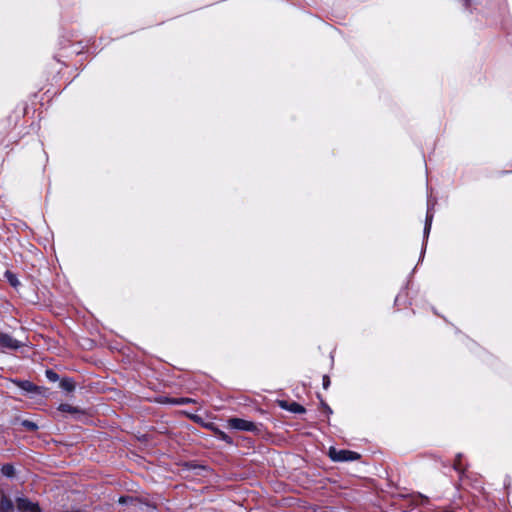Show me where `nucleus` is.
Returning <instances> with one entry per match:
<instances>
[{"mask_svg":"<svg viewBox=\"0 0 512 512\" xmlns=\"http://www.w3.org/2000/svg\"><path fill=\"white\" fill-rule=\"evenodd\" d=\"M328 455L334 462L356 461L360 458V455L357 452L350 450H338L334 447L329 448Z\"/></svg>","mask_w":512,"mask_h":512,"instance_id":"obj_1","label":"nucleus"},{"mask_svg":"<svg viewBox=\"0 0 512 512\" xmlns=\"http://www.w3.org/2000/svg\"><path fill=\"white\" fill-rule=\"evenodd\" d=\"M230 428L240 431L258 432V426L252 422L241 418H230L228 420Z\"/></svg>","mask_w":512,"mask_h":512,"instance_id":"obj_2","label":"nucleus"},{"mask_svg":"<svg viewBox=\"0 0 512 512\" xmlns=\"http://www.w3.org/2000/svg\"><path fill=\"white\" fill-rule=\"evenodd\" d=\"M435 204H436V200L429 197L427 200V214H426V220H425V226H424L425 241L428 239V236H429V233L431 230L432 221H433V217H434L433 210H434Z\"/></svg>","mask_w":512,"mask_h":512,"instance_id":"obj_3","label":"nucleus"},{"mask_svg":"<svg viewBox=\"0 0 512 512\" xmlns=\"http://www.w3.org/2000/svg\"><path fill=\"white\" fill-rule=\"evenodd\" d=\"M17 509L21 512H41L37 503L31 502L25 497L16 498Z\"/></svg>","mask_w":512,"mask_h":512,"instance_id":"obj_4","label":"nucleus"},{"mask_svg":"<svg viewBox=\"0 0 512 512\" xmlns=\"http://www.w3.org/2000/svg\"><path fill=\"white\" fill-rule=\"evenodd\" d=\"M0 346L2 348L16 350L21 347V343L9 334L0 333Z\"/></svg>","mask_w":512,"mask_h":512,"instance_id":"obj_5","label":"nucleus"},{"mask_svg":"<svg viewBox=\"0 0 512 512\" xmlns=\"http://www.w3.org/2000/svg\"><path fill=\"white\" fill-rule=\"evenodd\" d=\"M14 504L12 500L7 497L4 493L0 497V512H13Z\"/></svg>","mask_w":512,"mask_h":512,"instance_id":"obj_6","label":"nucleus"},{"mask_svg":"<svg viewBox=\"0 0 512 512\" xmlns=\"http://www.w3.org/2000/svg\"><path fill=\"white\" fill-rule=\"evenodd\" d=\"M4 277L6 278V280L9 282V284L12 287L17 288L20 285V282H19L17 276L14 273H12L11 271L7 270L4 273Z\"/></svg>","mask_w":512,"mask_h":512,"instance_id":"obj_7","label":"nucleus"},{"mask_svg":"<svg viewBox=\"0 0 512 512\" xmlns=\"http://www.w3.org/2000/svg\"><path fill=\"white\" fill-rule=\"evenodd\" d=\"M58 409H59V411H61L63 413H70V414H76L79 412V409L77 407H74L67 403L60 404Z\"/></svg>","mask_w":512,"mask_h":512,"instance_id":"obj_8","label":"nucleus"},{"mask_svg":"<svg viewBox=\"0 0 512 512\" xmlns=\"http://www.w3.org/2000/svg\"><path fill=\"white\" fill-rule=\"evenodd\" d=\"M290 412L293 413H303L305 412V408L300 404L293 402L288 407H286Z\"/></svg>","mask_w":512,"mask_h":512,"instance_id":"obj_9","label":"nucleus"},{"mask_svg":"<svg viewBox=\"0 0 512 512\" xmlns=\"http://www.w3.org/2000/svg\"><path fill=\"white\" fill-rule=\"evenodd\" d=\"M1 471H2V474L7 477H12V476H14V473H15V469L11 464L3 465Z\"/></svg>","mask_w":512,"mask_h":512,"instance_id":"obj_10","label":"nucleus"},{"mask_svg":"<svg viewBox=\"0 0 512 512\" xmlns=\"http://www.w3.org/2000/svg\"><path fill=\"white\" fill-rule=\"evenodd\" d=\"M20 387L27 392H35L37 390V387L30 381L21 382Z\"/></svg>","mask_w":512,"mask_h":512,"instance_id":"obj_11","label":"nucleus"},{"mask_svg":"<svg viewBox=\"0 0 512 512\" xmlns=\"http://www.w3.org/2000/svg\"><path fill=\"white\" fill-rule=\"evenodd\" d=\"M60 386L62 389L66 390V391H72L74 390V383L70 380V379H63L61 382H60Z\"/></svg>","mask_w":512,"mask_h":512,"instance_id":"obj_12","label":"nucleus"},{"mask_svg":"<svg viewBox=\"0 0 512 512\" xmlns=\"http://www.w3.org/2000/svg\"><path fill=\"white\" fill-rule=\"evenodd\" d=\"M22 425L29 431H35L38 428L37 424L30 420H23Z\"/></svg>","mask_w":512,"mask_h":512,"instance_id":"obj_13","label":"nucleus"},{"mask_svg":"<svg viewBox=\"0 0 512 512\" xmlns=\"http://www.w3.org/2000/svg\"><path fill=\"white\" fill-rule=\"evenodd\" d=\"M46 377L52 382H56L59 379L58 374L56 372H54L53 370H47Z\"/></svg>","mask_w":512,"mask_h":512,"instance_id":"obj_14","label":"nucleus"},{"mask_svg":"<svg viewBox=\"0 0 512 512\" xmlns=\"http://www.w3.org/2000/svg\"><path fill=\"white\" fill-rule=\"evenodd\" d=\"M460 459H461V456H460V455H458V457H457V459H456V461H455V463H454V468H455L456 470H461V469H462V468H461V461H460Z\"/></svg>","mask_w":512,"mask_h":512,"instance_id":"obj_15","label":"nucleus"},{"mask_svg":"<svg viewBox=\"0 0 512 512\" xmlns=\"http://www.w3.org/2000/svg\"><path fill=\"white\" fill-rule=\"evenodd\" d=\"M329 384H330L329 377H328V376H326V375H325V376H323V387H324V389H327V388H328V386H329Z\"/></svg>","mask_w":512,"mask_h":512,"instance_id":"obj_16","label":"nucleus"},{"mask_svg":"<svg viewBox=\"0 0 512 512\" xmlns=\"http://www.w3.org/2000/svg\"><path fill=\"white\" fill-rule=\"evenodd\" d=\"M221 438L225 441H228V436L225 433H221Z\"/></svg>","mask_w":512,"mask_h":512,"instance_id":"obj_17","label":"nucleus"},{"mask_svg":"<svg viewBox=\"0 0 512 512\" xmlns=\"http://www.w3.org/2000/svg\"><path fill=\"white\" fill-rule=\"evenodd\" d=\"M189 401H190L189 399H182V400H181V401H179L178 403L183 404V403H188Z\"/></svg>","mask_w":512,"mask_h":512,"instance_id":"obj_18","label":"nucleus"},{"mask_svg":"<svg viewBox=\"0 0 512 512\" xmlns=\"http://www.w3.org/2000/svg\"><path fill=\"white\" fill-rule=\"evenodd\" d=\"M119 502H120V503H125V502H126V500H125V498L121 497V498L119 499Z\"/></svg>","mask_w":512,"mask_h":512,"instance_id":"obj_19","label":"nucleus"}]
</instances>
